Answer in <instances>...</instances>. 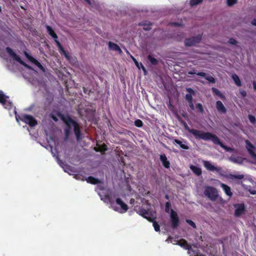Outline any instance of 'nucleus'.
Masks as SVG:
<instances>
[{
	"label": "nucleus",
	"instance_id": "36",
	"mask_svg": "<svg viewBox=\"0 0 256 256\" xmlns=\"http://www.w3.org/2000/svg\"><path fill=\"white\" fill-rule=\"evenodd\" d=\"M54 40V42H56L57 46L59 48L60 50L62 51V52H64V48H62V46L61 44H60V42L58 40V38H55V40Z\"/></svg>",
	"mask_w": 256,
	"mask_h": 256
},
{
	"label": "nucleus",
	"instance_id": "19",
	"mask_svg": "<svg viewBox=\"0 0 256 256\" xmlns=\"http://www.w3.org/2000/svg\"><path fill=\"white\" fill-rule=\"evenodd\" d=\"M160 160L162 162V165L166 168H170V162L168 160L167 158L164 154H161L160 156Z\"/></svg>",
	"mask_w": 256,
	"mask_h": 256
},
{
	"label": "nucleus",
	"instance_id": "43",
	"mask_svg": "<svg viewBox=\"0 0 256 256\" xmlns=\"http://www.w3.org/2000/svg\"><path fill=\"white\" fill-rule=\"evenodd\" d=\"M237 42V41L233 38H230L228 40V43L232 44H236Z\"/></svg>",
	"mask_w": 256,
	"mask_h": 256
},
{
	"label": "nucleus",
	"instance_id": "20",
	"mask_svg": "<svg viewBox=\"0 0 256 256\" xmlns=\"http://www.w3.org/2000/svg\"><path fill=\"white\" fill-rule=\"evenodd\" d=\"M186 91L188 92V94H187L186 95V100L189 102H192V94H194V90L191 88H186Z\"/></svg>",
	"mask_w": 256,
	"mask_h": 256
},
{
	"label": "nucleus",
	"instance_id": "24",
	"mask_svg": "<svg viewBox=\"0 0 256 256\" xmlns=\"http://www.w3.org/2000/svg\"><path fill=\"white\" fill-rule=\"evenodd\" d=\"M46 28L47 30V32L48 33V34L54 39L58 38V36L54 32L52 28L48 25L46 26Z\"/></svg>",
	"mask_w": 256,
	"mask_h": 256
},
{
	"label": "nucleus",
	"instance_id": "56",
	"mask_svg": "<svg viewBox=\"0 0 256 256\" xmlns=\"http://www.w3.org/2000/svg\"><path fill=\"white\" fill-rule=\"evenodd\" d=\"M197 256H203V255H202V254H198Z\"/></svg>",
	"mask_w": 256,
	"mask_h": 256
},
{
	"label": "nucleus",
	"instance_id": "49",
	"mask_svg": "<svg viewBox=\"0 0 256 256\" xmlns=\"http://www.w3.org/2000/svg\"><path fill=\"white\" fill-rule=\"evenodd\" d=\"M252 24L254 26H256V19H254L252 22Z\"/></svg>",
	"mask_w": 256,
	"mask_h": 256
},
{
	"label": "nucleus",
	"instance_id": "38",
	"mask_svg": "<svg viewBox=\"0 0 256 256\" xmlns=\"http://www.w3.org/2000/svg\"><path fill=\"white\" fill-rule=\"evenodd\" d=\"M196 108H198V110H199L200 112L201 113H203L204 112V110L203 108V106L201 104H197L196 105Z\"/></svg>",
	"mask_w": 256,
	"mask_h": 256
},
{
	"label": "nucleus",
	"instance_id": "53",
	"mask_svg": "<svg viewBox=\"0 0 256 256\" xmlns=\"http://www.w3.org/2000/svg\"><path fill=\"white\" fill-rule=\"evenodd\" d=\"M165 198H166V199H167V200H168V199L169 198V196H168V195H167V194H166V195L165 196Z\"/></svg>",
	"mask_w": 256,
	"mask_h": 256
},
{
	"label": "nucleus",
	"instance_id": "1",
	"mask_svg": "<svg viewBox=\"0 0 256 256\" xmlns=\"http://www.w3.org/2000/svg\"><path fill=\"white\" fill-rule=\"evenodd\" d=\"M86 180L88 182L92 184H98L96 190L100 197L101 200L104 202L109 204L111 208L115 211L122 214L126 212L128 210V206L122 200L119 198L116 199L113 198L112 194H109L108 192L102 186L100 181L92 176H89Z\"/></svg>",
	"mask_w": 256,
	"mask_h": 256
},
{
	"label": "nucleus",
	"instance_id": "12",
	"mask_svg": "<svg viewBox=\"0 0 256 256\" xmlns=\"http://www.w3.org/2000/svg\"><path fill=\"white\" fill-rule=\"evenodd\" d=\"M246 149L248 150L250 154L254 160H256V154L254 152V146L248 140H246Z\"/></svg>",
	"mask_w": 256,
	"mask_h": 256
},
{
	"label": "nucleus",
	"instance_id": "47",
	"mask_svg": "<svg viewBox=\"0 0 256 256\" xmlns=\"http://www.w3.org/2000/svg\"><path fill=\"white\" fill-rule=\"evenodd\" d=\"M196 74L197 73L196 72L195 70H190V71L188 72V74Z\"/></svg>",
	"mask_w": 256,
	"mask_h": 256
},
{
	"label": "nucleus",
	"instance_id": "5",
	"mask_svg": "<svg viewBox=\"0 0 256 256\" xmlns=\"http://www.w3.org/2000/svg\"><path fill=\"white\" fill-rule=\"evenodd\" d=\"M168 242H171L174 244H178L182 248L188 250V254L190 256H197L198 254L197 250H194L192 248L191 246L188 244L184 240H176L170 238L166 240Z\"/></svg>",
	"mask_w": 256,
	"mask_h": 256
},
{
	"label": "nucleus",
	"instance_id": "18",
	"mask_svg": "<svg viewBox=\"0 0 256 256\" xmlns=\"http://www.w3.org/2000/svg\"><path fill=\"white\" fill-rule=\"evenodd\" d=\"M216 107L218 110L220 112L225 114L226 112V110L221 101L216 102Z\"/></svg>",
	"mask_w": 256,
	"mask_h": 256
},
{
	"label": "nucleus",
	"instance_id": "16",
	"mask_svg": "<svg viewBox=\"0 0 256 256\" xmlns=\"http://www.w3.org/2000/svg\"><path fill=\"white\" fill-rule=\"evenodd\" d=\"M197 76L204 78L210 83H215L216 80L214 78L211 76H208L206 73L204 72H198L196 74Z\"/></svg>",
	"mask_w": 256,
	"mask_h": 256
},
{
	"label": "nucleus",
	"instance_id": "46",
	"mask_svg": "<svg viewBox=\"0 0 256 256\" xmlns=\"http://www.w3.org/2000/svg\"><path fill=\"white\" fill-rule=\"evenodd\" d=\"M170 24L172 26H181V24L180 23H178V22H172Z\"/></svg>",
	"mask_w": 256,
	"mask_h": 256
},
{
	"label": "nucleus",
	"instance_id": "44",
	"mask_svg": "<svg viewBox=\"0 0 256 256\" xmlns=\"http://www.w3.org/2000/svg\"><path fill=\"white\" fill-rule=\"evenodd\" d=\"M240 94H241V95L242 96L243 98L246 96V91H245L244 90H240Z\"/></svg>",
	"mask_w": 256,
	"mask_h": 256
},
{
	"label": "nucleus",
	"instance_id": "48",
	"mask_svg": "<svg viewBox=\"0 0 256 256\" xmlns=\"http://www.w3.org/2000/svg\"><path fill=\"white\" fill-rule=\"evenodd\" d=\"M252 84L254 90H256V81H254Z\"/></svg>",
	"mask_w": 256,
	"mask_h": 256
},
{
	"label": "nucleus",
	"instance_id": "23",
	"mask_svg": "<svg viewBox=\"0 0 256 256\" xmlns=\"http://www.w3.org/2000/svg\"><path fill=\"white\" fill-rule=\"evenodd\" d=\"M190 170L192 171L197 176H200L202 174V170L201 168L198 166L191 165L190 166Z\"/></svg>",
	"mask_w": 256,
	"mask_h": 256
},
{
	"label": "nucleus",
	"instance_id": "31",
	"mask_svg": "<svg viewBox=\"0 0 256 256\" xmlns=\"http://www.w3.org/2000/svg\"><path fill=\"white\" fill-rule=\"evenodd\" d=\"M238 0H226V3L228 6H232L236 4Z\"/></svg>",
	"mask_w": 256,
	"mask_h": 256
},
{
	"label": "nucleus",
	"instance_id": "3",
	"mask_svg": "<svg viewBox=\"0 0 256 256\" xmlns=\"http://www.w3.org/2000/svg\"><path fill=\"white\" fill-rule=\"evenodd\" d=\"M186 130L190 134H192L196 139H202L204 140H212L214 144L220 145L222 148L227 152H232L234 150L228 148L222 143L219 138L215 134L210 132H204L202 130H199L189 128L186 126Z\"/></svg>",
	"mask_w": 256,
	"mask_h": 256
},
{
	"label": "nucleus",
	"instance_id": "57",
	"mask_svg": "<svg viewBox=\"0 0 256 256\" xmlns=\"http://www.w3.org/2000/svg\"><path fill=\"white\" fill-rule=\"evenodd\" d=\"M28 131L29 132H30V129L28 128Z\"/></svg>",
	"mask_w": 256,
	"mask_h": 256
},
{
	"label": "nucleus",
	"instance_id": "45",
	"mask_svg": "<svg viewBox=\"0 0 256 256\" xmlns=\"http://www.w3.org/2000/svg\"><path fill=\"white\" fill-rule=\"evenodd\" d=\"M188 102L189 106L190 107V108H191V110H194V104H193L192 101V102Z\"/></svg>",
	"mask_w": 256,
	"mask_h": 256
},
{
	"label": "nucleus",
	"instance_id": "11",
	"mask_svg": "<svg viewBox=\"0 0 256 256\" xmlns=\"http://www.w3.org/2000/svg\"><path fill=\"white\" fill-rule=\"evenodd\" d=\"M24 54L26 57L31 62L37 66L41 70L44 72V68L41 64L38 62L36 58L30 56L26 52H24Z\"/></svg>",
	"mask_w": 256,
	"mask_h": 256
},
{
	"label": "nucleus",
	"instance_id": "29",
	"mask_svg": "<svg viewBox=\"0 0 256 256\" xmlns=\"http://www.w3.org/2000/svg\"><path fill=\"white\" fill-rule=\"evenodd\" d=\"M212 92L215 94L219 96L220 98H223L224 97V96L221 94L220 91L218 90L217 88H212Z\"/></svg>",
	"mask_w": 256,
	"mask_h": 256
},
{
	"label": "nucleus",
	"instance_id": "35",
	"mask_svg": "<svg viewBox=\"0 0 256 256\" xmlns=\"http://www.w3.org/2000/svg\"><path fill=\"white\" fill-rule=\"evenodd\" d=\"M54 40V42H56L57 46L59 48L60 50L62 51V52H64V48H62V46L61 44H60V42L58 40V38H55V40Z\"/></svg>",
	"mask_w": 256,
	"mask_h": 256
},
{
	"label": "nucleus",
	"instance_id": "55",
	"mask_svg": "<svg viewBox=\"0 0 256 256\" xmlns=\"http://www.w3.org/2000/svg\"><path fill=\"white\" fill-rule=\"evenodd\" d=\"M54 120H55V121H56L57 120V118H54Z\"/></svg>",
	"mask_w": 256,
	"mask_h": 256
},
{
	"label": "nucleus",
	"instance_id": "52",
	"mask_svg": "<svg viewBox=\"0 0 256 256\" xmlns=\"http://www.w3.org/2000/svg\"><path fill=\"white\" fill-rule=\"evenodd\" d=\"M125 50H126V53H127V54H128L130 56V55H131V54H130L129 52H128V51L126 49V48H125Z\"/></svg>",
	"mask_w": 256,
	"mask_h": 256
},
{
	"label": "nucleus",
	"instance_id": "26",
	"mask_svg": "<svg viewBox=\"0 0 256 256\" xmlns=\"http://www.w3.org/2000/svg\"><path fill=\"white\" fill-rule=\"evenodd\" d=\"M232 78L234 80L235 84L238 86H242L241 81L238 76L236 74H232Z\"/></svg>",
	"mask_w": 256,
	"mask_h": 256
},
{
	"label": "nucleus",
	"instance_id": "6",
	"mask_svg": "<svg viewBox=\"0 0 256 256\" xmlns=\"http://www.w3.org/2000/svg\"><path fill=\"white\" fill-rule=\"evenodd\" d=\"M204 195L212 201H214L218 196V191L214 188L206 186L204 191Z\"/></svg>",
	"mask_w": 256,
	"mask_h": 256
},
{
	"label": "nucleus",
	"instance_id": "14",
	"mask_svg": "<svg viewBox=\"0 0 256 256\" xmlns=\"http://www.w3.org/2000/svg\"><path fill=\"white\" fill-rule=\"evenodd\" d=\"M57 162L59 165L64 169V171L65 172H68L70 174H72L74 170H72V168L67 164H65L63 162H62L58 156H56Z\"/></svg>",
	"mask_w": 256,
	"mask_h": 256
},
{
	"label": "nucleus",
	"instance_id": "33",
	"mask_svg": "<svg viewBox=\"0 0 256 256\" xmlns=\"http://www.w3.org/2000/svg\"><path fill=\"white\" fill-rule=\"evenodd\" d=\"M151 222H153V226L154 227V230L156 232H159L160 230V226L155 221H154L152 220Z\"/></svg>",
	"mask_w": 256,
	"mask_h": 256
},
{
	"label": "nucleus",
	"instance_id": "4",
	"mask_svg": "<svg viewBox=\"0 0 256 256\" xmlns=\"http://www.w3.org/2000/svg\"><path fill=\"white\" fill-rule=\"evenodd\" d=\"M62 119L66 125V128H65L66 139H68L70 132L73 130L76 136L77 140L79 141L82 138V136L79 126L78 123L72 120L69 116L63 118Z\"/></svg>",
	"mask_w": 256,
	"mask_h": 256
},
{
	"label": "nucleus",
	"instance_id": "54",
	"mask_svg": "<svg viewBox=\"0 0 256 256\" xmlns=\"http://www.w3.org/2000/svg\"><path fill=\"white\" fill-rule=\"evenodd\" d=\"M134 201V200L132 198L130 200V202L131 204H132Z\"/></svg>",
	"mask_w": 256,
	"mask_h": 256
},
{
	"label": "nucleus",
	"instance_id": "9",
	"mask_svg": "<svg viewBox=\"0 0 256 256\" xmlns=\"http://www.w3.org/2000/svg\"><path fill=\"white\" fill-rule=\"evenodd\" d=\"M170 218L172 228H177L179 224L180 220L177 212L173 210H170Z\"/></svg>",
	"mask_w": 256,
	"mask_h": 256
},
{
	"label": "nucleus",
	"instance_id": "51",
	"mask_svg": "<svg viewBox=\"0 0 256 256\" xmlns=\"http://www.w3.org/2000/svg\"><path fill=\"white\" fill-rule=\"evenodd\" d=\"M88 4H92V2H91V1L90 0H84Z\"/></svg>",
	"mask_w": 256,
	"mask_h": 256
},
{
	"label": "nucleus",
	"instance_id": "21",
	"mask_svg": "<svg viewBox=\"0 0 256 256\" xmlns=\"http://www.w3.org/2000/svg\"><path fill=\"white\" fill-rule=\"evenodd\" d=\"M108 47L110 50L118 52L120 54L122 52L120 46L116 44L110 42H108Z\"/></svg>",
	"mask_w": 256,
	"mask_h": 256
},
{
	"label": "nucleus",
	"instance_id": "7",
	"mask_svg": "<svg viewBox=\"0 0 256 256\" xmlns=\"http://www.w3.org/2000/svg\"><path fill=\"white\" fill-rule=\"evenodd\" d=\"M6 51L8 52V54L15 60L18 62L20 64L24 66L26 68L30 69V70H33L32 68L24 63L20 58L10 48L7 47L6 48Z\"/></svg>",
	"mask_w": 256,
	"mask_h": 256
},
{
	"label": "nucleus",
	"instance_id": "39",
	"mask_svg": "<svg viewBox=\"0 0 256 256\" xmlns=\"http://www.w3.org/2000/svg\"><path fill=\"white\" fill-rule=\"evenodd\" d=\"M248 119L250 122L252 124H254L256 122V119L255 117L252 115H248Z\"/></svg>",
	"mask_w": 256,
	"mask_h": 256
},
{
	"label": "nucleus",
	"instance_id": "15",
	"mask_svg": "<svg viewBox=\"0 0 256 256\" xmlns=\"http://www.w3.org/2000/svg\"><path fill=\"white\" fill-rule=\"evenodd\" d=\"M137 213L140 215L142 216L144 218H146L149 221H152V218L150 217V212L144 208H140L139 210L136 209Z\"/></svg>",
	"mask_w": 256,
	"mask_h": 256
},
{
	"label": "nucleus",
	"instance_id": "41",
	"mask_svg": "<svg viewBox=\"0 0 256 256\" xmlns=\"http://www.w3.org/2000/svg\"><path fill=\"white\" fill-rule=\"evenodd\" d=\"M186 222L187 223H188L190 226H192L194 228H196V226L194 222H192V220H186Z\"/></svg>",
	"mask_w": 256,
	"mask_h": 256
},
{
	"label": "nucleus",
	"instance_id": "34",
	"mask_svg": "<svg viewBox=\"0 0 256 256\" xmlns=\"http://www.w3.org/2000/svg\"><path fill=\"white\" fill-rule=\"evenodd\" d=\"M148 60L152 64H157L158 60L150 56H148Z\"/></svg>",
	"mask_w": 256,
	"mask_h": 256
},
{
	"label": "nucleus",
	"instance_id": "17",
	"mask_svg": "<svg viewBox=\"0 0 256 256\" xmlns=\"http://www.w3.org/2000/svg\"><path fill=\"white\" fill-rule=\"evenodd\" d=\"M217 182L220 184L222 188L226 194L227 196H229L230 197H231L232 195V193L231 192L230 188L226 184L220 182L218 180H217Z\"/></svg>",
	"mask_w": 256,
	"mask_h": 256
},
{
	"label": "nucleus",
	"instance_id": "8",
	"mask_svg": "<svg viewBox=\"0 0 256 256\" xmlns=\"http://www.w3.org/2000/svg\"><path fill=\"white\" fill-rule=\"evenodd\" d=\"M202 164L204 168L208 170L210 172L216 171L221 174L222 169L221 167L216 166L212 164V163L208 160H202Z\"/></svg>",
	"mask_w": 256,
	"mask_h": 256
},
{
	"label": "nucleus",
	"instance_id": "50",
	"mask_svg": "<svg viewBox=\"0 0 256 256\" xmlns=\"http://www.w3.org/2000/svg\"><path fill=\"white\" fill-rule=\"evenodd\" d=\"M250 192L252 194H256V190H250Z\"/></svg>",
	"mask_w": 256,
	"mask_h": 256
},
{
	"label": "nucleus",
	"instance_id": "2",
	"mask_svg": "<svg viewBox=\"0 0 256 256\" xmlns=\"http://www.w3.org/2000/svg\"><path fill=\"white\" fill-rule=\"evenodd\" d=\"M0 103L4 107L8 110H12V112H10V116L15 114L16 121L18 122L20 120L26 124H28L31 127L35 126L37 124L36 120L31 116L28 114H22L19 116L16 114V108L14 106L12 102L9 100L8 96H6L2 91H0Z\"/></svg>",
	"mask_w": 256,
	"mask_h": 256
},
{
	"label": "nucleus",
	"instance_id": "42",
	"mask_svg": "<svg viewBox=\"0 0 256 256\" xmlns=\"http://www.w3.org/2000/svg\"><path fill=\"white\" fill-rule=\"evenodd\" d=\"M45 148L47 149V150H50V151H51V152L52 154H53V156H55V153L52 150V146L50 145V144H48L46 146H45Z\"/></svg>",
	"mask_w": 256,
	"mask_h": 256
},
{
	"label": "nucleus",
	"instance_id": "30",
	"mask_svg": "<svg viewBox=\"0 0 256 256\" xmlns=\"http://www.w3.org/2000/svg\"><path fill=\"white\" fill-rule=\"evenodd\" d=\"M244 178L243 174H230V178L241 180Z\"/></svg>",
	"mask_w": 256,
	"mask_h": 256
},
{
	"label": "nucleus",
	"instance_id": "28",
	"mask_svg": "<svg viewBox=\"0 0 256 256\" xmlns=\"http://www.w3.org/2000/svg\"><path fill=\"white\" fill-rule=\"evenodd\" d=\"M230 160L235 163H240L242 162V160L239 158H236L234 156H231L230 158Z\"/></svg>",
	"mask_w": 256,
	"mask_h": 256
},
{
	"label": "nucleus",
	"instance_id": "40",
	"mask_svg": "<svg viewBox=\"0 0 256 256\" xmlns=\"http://www.w3.org/2000/svg\"><path fill=\"white\" fill-rule=\"evenodd\" d=\"M134 124L138 127H141L142 126V122L141 120H137L134 122Z\"/></svg>",
	"mask_w": 256,
	"mask_h": 256
},
{
	"label": "nucleus",
	"instance_id": "10",
	"mask_svg": "<svg viewBox=\"0 0 256 256\" xmlns=\"http://www.w3.org/2000/svg\"><path fill=\"white\" fill-rule=\"evenodd\" d=\"M201 36L198 35L196 36L186 39L184 41V44L186 46H192L197 43L200 42L201 40Z\"/></svg>",
	"mask_w": 256,
	"mask_h": 256
},
{
	"label": "nucleus",
	"instance_id": "27",
	"mask_svg": "<svg viewBox=\"0 0 256 256\" xmlns=\"http://www.w3.org/2000/svg\"><path fill=\"white\" fill-rule=\"evenodd\" d=\"M174 142L176 144H178L181 148L184 150H188V147L187 146L183 144L182 142L180 140H175Z\"/></svg>",
	"mask_w": 256,
	"mask_h": 256
},
{
	"label": "nucleus",
	"instance_id": "13",
	"mask_svg": "<svg viewBox=\"0 0 256 256\" xmlns=\"http://www.w3.org/2000/svg\"><path fill=\"white\" fill-rule=\"evenodd\" d=\"M235 210V216H239L244 212L245 207L244 204H236L234 206Z\"/></svg>",
	"mask_w": 256,
	"mask_h": 256
},
{
	"label": "nucleus",
	"instance_id": "37",
	"mask_svg": "<svg viewBox=\"0 0 256 256\" xmlns=\"http://www.w3.org/2000/svg\"><path fill=\"white\" fill-rule=\"evenodd\" d=\"M170 202H168L166 203V208H165V211L167 213L170 212Z\"/></svg>",
	"mask_w": 256,
	"mask_h": 256
},
{
	"label": "nucleus",
	"instance_id": "32",
	"mask_svg": "<svg viewBox=\"0 0 256 256\" xmlns=\"http://www.w3.org/2000/svg\"><path fill=\"white\" fill-rule=\"evenodd\" d=\"M202 0H190V4L192 6H196L202 2Z\"/></svg>",
	"mask_w": 256,
	"mask_h": 256
},
{
	"label": "nucleus",
	"instance_id": "22",
	"mask_svg": "<svg viewBox=\"0 0 256 256\" xmlns=\"http://www.w3.org/2000/svg\"><path fill=\"white\" fill-rule=\"evenodd\" d=\"M130 57L132 59L133 62H134V64H135L136 66H137V68L139 70L142 68L143 70V71L144 72L146 73V70L144 66V65L142 63L139 64L138 62L136 60L132 55H130Z\"/></svg>",
	"mask_w": 256,
	"mask_h": 256
},
{
	"label": "nucleus",
	"instance_id": "25",
	"mask_svg": "<svg viewBox=\"0 0 256 256\" xmlns=\"http://www.w3.org/2000/svg\"><path fill=\"white\" fill-rule=\"evenodd\" d=\"M140 25L144 26V29L146 30H150L151 28V24L150 22L144 21L142 22L140 24Z\"/></svg>",
	"mask_w": 256,
	"mask_h": 256
}]
</instances>
